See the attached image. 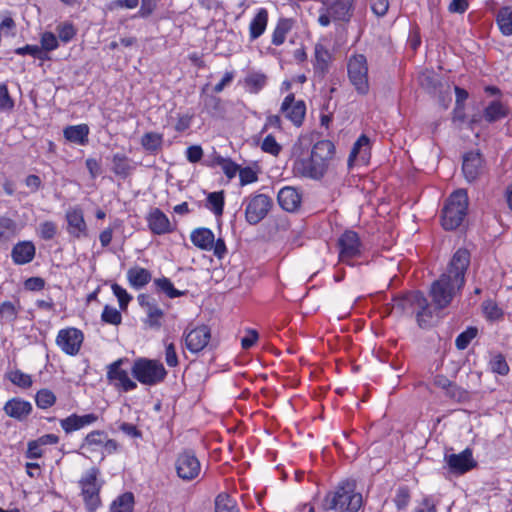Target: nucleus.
<instances>
[{
    "mask_svg": "<svg viewBox=\"0 0 512 512\" xmlns=\"http://www.w3.org/2000/svg\"><path fill=\"white\" fill-rule=\"evenodd\" d=\"M66 220L68 223V232L71 235L77 238L86 235L87 226L81 209L74 208L68 210L66 212Z\"/></svg>",
    "mask_w": 512,
    "mask_h": 512,
    "instance_id": "obj_19",
    "label": "nucleus"
},
{
    "mask_svg": "<svg viewBox=\"0 0 512 512\" xmlns=\"http://www.w3.org/2000/svg\"><path fill=\"white\" fill-rule=\"evenodd\" d=\"M334 151V144L330 140H320L313 145L310 155L327 169Z\"/></svg>",
    "mask_w": 512,
    "mask_h": 512,
    "instance_id": "obj_23",
    "label": "nucleus"
},
{
    "mask_svg": "<svg viewBox=\"0 0 512 512\" xmlns=\"http://www.w3.org/2000/svg\"><path fill=\"white\" fill-rule=\"evenodd\" d=\"M127 277H128L130 284L136 288L143 287L151 279L150 273L144 268L129 269L128 273H127Z\"/></svg>",
    "mask_w": 512,
    "mask_h": 512,
    "instance_id": "obj_33",
    "label": "nucleus"
},
{
    "mask_svg": "<svg viewBox=\"0 0 512 512\" xmlns=\"http://www.w3.org/2000/svg\"><path fill=\"white\" fill-rule=\"evenodd\" d=\"M491 369L493 372L498 373L500 375H506L509 372V366L507 365L504 357L501 355H497L491 361Z\"/></svg>",
    "mask_w": 512,
    "mask_h": 512,
    "instance_id": "obj_57",
    "label": "nucleus"
},
{
    "mask_svg": "<svg viewBox=\"0 0 512 512\" xmlns=\"http://www.w3.org/2000/svg\"><path fill=\"white\" fill-rule=\"evenodd\" d=\"M462 171L468 182L475 181L483 172V159L478 152H469L463 157Z\"/></svg>",
    "mask_w": 512,
    "mask_h": 512,
    "instance_id": "obj_15",
    "label": "nucleus"
},
{
    "mask_svg": "<svg viewBox=\"0 0 512 512\" xmlns=\"http://www.w3.org/2000/svg\"><path fill=\"white\" fill-rule=\"evenodd\" d=\"M58 37L63 42H69L76 34V30L70 23H63L57 26Z\"/></svg>",
    "mask_w": 512,
    "mask_h": 512,
    "instance_id": "obj_49",
    "label": "nucleus"
},
{
    "mask_svg": "<svg viewBox=\"0 0 512 512\" xmlns=\"http://www.w3.org/2000/svg\"><path fill=\"white\" fill-rule=\"evenodd\" d=\"M163 143L162 134L156 132H147L141 138L142 147L148 152H157L161 149Z\"/></svg>",
    "mask_w": 512,
    "mask_h": 512,
    "instance_id": "obj_34",
    "label": "nucleus"
},
{
    "mask_svg": "<svg viewBox=\"0 0 512 512\" xmlns=\"http://www.w3.org/2000/svg\"><path fill=\"white\" fill-rule=\"evenodd\" d=\"M348 78L355 90L365 95L369 91L368 64L363 54L351 56L347 64Z\"/></svg>",
    "mask_w": 512,
    "mask_h": 512,
    "instance_id": "obj_6",
    "label": "nucleus"
},
{
    "mask_svg": "<svg viewBox=\"0 0 512 512\" xmlns=\"http://www.w3.org/2000/svg\"><path fill=\"white\" fill-rule=\"evenodd\" d=\"M31 409L32 407L29 402L17 399L9 400L4 407L7 415L18 419L27 416Z\"/></svg>",
    "mask_w": 512,
    "mask_h": 512,
    "instance_id": "obj_27",
    "label": "nucleus"
},
{
    "mask_svg": "<svg viewBox=\"0 0 512 512\" xmlns=\"http://www.w3.org/2000/svg\"><path fill=\"white\" fill-rule=\"evenodd\" d=\"M410 501L409 490L405 487L399 488L394 502L399 510L405 509Z\"/></svg>",
    "mask_w": 512,
    "mask_h": 512,
    "instance_id": "obj_54",
    "label": "nucleus"
},
{
    "mask_svg": "<svg viewBox=\"0 0 512 512\" xmlns=\"http://www.w3.org/2000/svg\"><path fill=\"white\" fill-rule=\"evenodd\" d=\"M132 169L130 160L123 154H116L112 159L113 172L123 178L127 177Z\"/></svg>",
    "mask_w": 512,
    "mask_h": 512,
    "instance_id": "obj_35",
    "label": "nucleus"
},
{
    "mask_svg": "<svg viewBox=\"0 0 512 512\" xmlns=\"http://www.w3.org/2000/svg\"><path fill=\"white\" fill-rule=\"evenodd\" d=\"M508 113V109L499 101L491 102L484 110V118L492 123L504 118Z\"/></svg>",
    "mask_w": 512,
    "mask_h": 512,
    "instance_id": "obj_31",
    "label": "nucleus"
},
{
    "mask_svg": "<svg viewBox=\"0 0 512 512\" xmlns=\"http://www.w3.org/2000/svg\"><path fill=\"white\" fill-rule=\"evenodd\" d=\"M215 512H239L235 500L228 494L222 493L216 497Z\"/></svg>",
    "mask_w": 512,
    "mask_h": 512,
    "instance_id": "obj_37",
    "label": "nucleus"
},
{
    "mask_svg": "<svg viewBox=\"0 0 512 512\" xmlns=\"http://www.w3.org/2000/svg\"><path fill=\"white\" fill-rule=\"evenodd\" d=\"M10 380L23 388L29 387L32 384V380L29 375L24 374L23 372L16 370L10 373Z\"/></svg>",
    "mask_w": 512,
    "mask_h": 512,
    "instance_id": "obj_53",
    "label": "nucleus"
},
{
    "mask_svg": "<svg viewBox=\"0 0 512 512\" xmlns=\"http://www.w3.org/2000/svg\"><path fill=\"white\" fill-rule=\"evenodd\" d=\"M147 220L149 228L155 234L161 235L172 231L168 217L158 208L149 213Z\"/></svg>",
    "mask_w": 512,
    "mask_h": 512,
    "instance_id": "obj_21",
    "label": "nucleus"
},
{
    "mask_svg": "<svg viewBox=\"0 0 512 512\" xmlns=\"http://www.w3.org/2000/svg\"><path fill=\"white\" fill-rule=\"evenodd\" d=\"M210 337V330L207 326L196 327L185 334L186 348L192 353L200 352L207 346Z\"/></svg>",
    "mask_w": 512,
    "mask_h": 512,
    "instance_id": "obj_13",
    "label": "nucleus"
},
{
    "mask_svg": "<svg viewBox=\"0 0 512 512\" xmlns=\"http://www.w3.org/2000/svg\"><path fill=\"white\" fill-rule=\"evenodd\" d=\"M88 126L85 124L69 126L64 130L65 138L76 144H85L88 141Z\"/></svg>",
    "mask_w": 512,
    "mask_h": 512,
    "instance_id": "obj_28",
    "label": "nucleus"
},
{
    "mask_svg": "<svg viewBox=\"0 0 512 512\" xmlns=\"http://www.w3.org/2000/svg\"><path fill=\"white\" fill-rule=\"evenodd\" d=\"M477 329L474 327H470L456 338L455 344L456 347L460 350L467 348L469 343L476 337Z\"/></svg>",
    "mask_w": 512,
    "mask_h": 512,
    "instance_id": "obj_42",
    "label": "nucleus"
},
{
    "mask_svg": "<svg viewBox=\"0 0 512 512\" xmlns=\"http://www.w3.org/2000/svg\"><path fill=\"white\" fill-rule=\"evenodd\" d=\"M468 208V195L465 189L453 192L447 200L442 213V226L445 230H454L461 225Z\"/></svg>",
    "mask_w": 512,
    "mask_h": 512,
    "instance_id": "obj_4",
    "label": "nucleus"
},
{
    "mask_svg": "<svg viewBox=\"0 0 512 512\" xmlns=\"http://www.w3.org/2000/svg\"><path fill=\"white\" fill-rule=\"evenodd\" d=\"M369 143L370 140L366 135H361L357 141L354 143L352 150L350 152L348 163L352 164L354 160L360 157L363 161H365L369 155Z\"/></svg>",
    "mask_w": 512,
    "mask_h": 512,
    "instance_id": "obj_29",
    "label": "nucleus"
},
{
    "mask_svg": "<svg viewBox=\"0 0 512 512\" xmlns=\"http://www.w3.org/2000/svg\"><path fill=\"white\" fill-rule=\"evenodd\" d=\"M112 290L115 296L118 298L121 309H125L129 301L131 300V296L127 293V291L124 288H122L118 284H113Z\"/></svg>",
    "mask_w": 512,
    "mask_h": 512,
    "instance_id": "obj_55",
    "label": "nucleus"
},
{
    "mask_svg": "<svg viewBox=\"0 0 512 512\" xmlns=\"http://www.w3.org/2000/svg\"><path fill=\"white\" fill-rule=\"evenodd\" d=\"M446 396L458 402H465L469 399L468 392L454 383H452L451 387L447 390Z\"/></svg>",
    "mask_w": 512,
    "mask_h": 512,
    "instance_id": "obj_50",
    "label": "nucleus"
},
{
    "mask_svg": "<svg viewBox=\"0 0 512 512\" xmlns=\"http://www.w3.org/2000/svg\"><path fill=\"white\" fill-rule=\"evenodd\" d=\"M39 231L43 239L50 240L55 236L57 227L53 222L46 221L40 224Z\"/></svg>",
    "mask_w": 512,
    "mask_h": 512,
    "instance_id": "obj_58",
    "label": "nucleus"
},
{
    "mask_svg": "<svg viewBox=\"0 0 512 512\" xmlns=\"http://www.w3.org/2000/svg\"><path fill=\"white\" fill-rule=\"evenodd\" d=\"M175 468L177 475L185 481L195 479L201 472L200 461L191 450L179 454L175 462Z\"/></svg>",
    "mask_w": 512,
    "mask_h": 512,
    "instance_id": "obj_8",
    "label": "nucleus"
},
{
    "mask_svg": "<svg viewBox=\"0 0 512 512\" xmlns=\"http://www.w3.org/2000/svg\"><path fill=\"white\" fill-rule=\"evenodd\" d=\"M483 311L490 320H498L503 315L502 310L493 301H485L483 303Z\"/></svg>",
    "mask_w": 512,
    "mask_h": 512,
    "instance_id": "obj_48",
    "label": "nucleus"
},
{
    "mask_svg": "<svg viewBox=\"0 0 512 512\" xmlns=\"http://www.w3.org/2000/svg\"><path fill=\"white\" fill-rule=\"evenodd\" d=\"M470 264V253L460 248L452 256L446 272L434 281L430 296L436 309L447 307L465 283V273Z\"/></svg>",
    "mask_w": 512,
    "mask_h": 512,
    "instance_id": "obj_1",
    "label": "nucleus"
},
{
    "mask_svg": "<svg viewBox=\"0 0 512 512\" xmlns=\"http://www.w3.org/2000/svg\"><path fill=\"white\" fill-rule=\"evenodd\" d=\"M497 24L502 34L506 36L512 34V7L506 6L499 10Z\"/></svg>",
    "mask_w": 512,
    "mask_h": 512,
    "instance_id": "obj_32",
    "label": "nucleus"
},
{
    "mask_svg": "<svg viewBox=\"0 0 512 512\" xmlns=\"http://www.w3.org/2000/svg\"><path fill=\"white\" fill-rule=\"evenodd\" d=\"M134 496L127 492L119 496L111 505V512H132Z\"/></svg>",
    "mask_w": 512,
    "mask_h": 512,
    "instance_id": "obj_36",
    "label": "nucleus"
},
{
    "mask_svg": "<svg viewBox=\"0 0 512 512\" xmlns=\"http://www.w3.org/2000/svg\"><path fill=\"white\" fill-rule=\"evenodd\" d=\"M54 393L48 389H42L36 394V404L41 409L51 407L55 403Z\"/></svg>",
    "mask_w": 512,
    "mask_h": 512,
    "instance_id": "obj_41",
    "label": "nucleus"
},
{
    "mask_svg": "<svg viewBox=\"0 0 512 512\" xmlns=\"http://www.w3.org/2000/svg\"><path fill=\"white\" fill-rule=\"evenodd\" d=\"M281 113L290 120L295 126L302 125L306 114V105L302 100H295L293 93L288 94L280 107Z\"/></svg>",
    "mask_w": 512,
    "mask_h": 512,
    "instance_id": "obj_11",
    "label": "nucleus"
},
{
    "mask_svg": "<svg viewBox=\"0 0 512 512\" xmlns=\"http://www.w3.org/2000/svg\"><path fill=\"white\" fill-rule=\"evenodd\" d=\"M268 22V13L266 9L262 8L258 11L254 19L250 23V37L251 39H257L260 37L266 29Z\"/></svg>",
    "mask_w": 512,
    "mask_h": 512,
    "instance_id": "obj_30",
    "label": "nucleus"
},
{
    "mask_svg": "<svg viewBox=\"0 0 512 512\" xmlns=\"http://www.w3.org/2000/svg\"><path fill=\"white\" fill-rule=\"evenodd\" d=\"M14 107V101L11 98L6 84L0 85V109L1 110H12Z\"/></svg>",
    "mask_w": 512,
    "mask_h": 512,
    "instance_id": "obj_51",
    "label": "nucleus"
},
{
    "mask_svg": "<svg viewBox=\"0 0 512 512\" xmlns=\"http://www.w3.org/2000/svg\"><path fill=\"white\" fill-rule=\"evenodd\" d=\"M416 311L417 322L420 327L430 324L433 311L423 293L411 292L405 296L393 299L392 312L395 314H413Z\"/></svg>",
    "mask_w": 512,
    "mask_h": 512,
    "instance_id": "obj_3",
    "label": "nucleus"
},
{
    "mask_svg": "<svg viewBox=\"0 0 512 512\" xmlns=\"http://www.w3.org/2000/svg\"><path fill=\"white\" fill-rule=\"evenodd\" d=\"M326 171L324 165L316 161L311 155L309 157H299L293 164V172L296 176L314 180L321 179Z\"/></svg>",
    "mask_w": 512,
    "mask_h": 512,
    "instance_id": "obj_10",
    "label": "nucleus"
},
{
    "mask_svg": "<svg viewBox=\"0 0 512 512\" xmlns=\"http://www.w3.org/2000/svg\"><path fill=\"white\" fill-rule=\"evenodd\" d=\"M35 255V246L32 242L24 241L16 244L12 249V258L16 264H26L32 261Z\"/></svg>",
    "mask_w": 512,
    "mask_h": 512,
    "instance_id": "obj_24",
    "label": "nucleus"
},
{
    "mask_svg": "<svg viewBox=\"0 0 512 512\" xmlns=\"http://www.w3.org/2000/svg\"><path fill=\"white\" fill-rule=\"evenodd\" d=\"M15 232V222L9 218L0 217V240L7 239Z\"/></svg>",
    "mask_w": 512,
    "mask_h": 512,
    "instance_id": "obj_52",
    "label": "nucleus"
},
{
    "mask_svg": "<svg viewBox=\"0 0 512 512\" xmlns=\"http://www.w3.org/2000/svg\"><path fill=\"white\" fill-rule=\"evenodd\" d=\"M97 419L98 417L95 414H86L82 416L73 414L65 419H62L60 421V425L66 433H71L85 426L93 424L95 421H97Z\"/></svg>",
    "mask_w": 512,
    "mask_h": 512,
    "instance_id": "obj_22",
    "label": "nucleus"
},
{
    "mask_svg": "<svg viewBox=\"0 0 512 512\" xmlns=\"http://www.w3.org/2000/svg\"><path fill=\"white\" fill-rule=\"evenodd\" d=\"M42 50L52 51L58 47V40L51 32H45L41 37Z\"/></svg>",
    "mask_w": 512,
    "mask_h": 512,
    "instance_id": "obj_56",
    "label": "nucleus"
},
{
    "mask_svg": "<svg viewBox=\"0 0 512 512\" xmlns=\"http://www.w3.org/2000/svg\"><path fill=\"white\" fill-rule=\"evenodd\" d=\"M261 149L271 155H278L281 151V146L277 143L274 136L267 135L261 145Z\"/></svg>",
    "mask_w": 512,
    "mask_h": 512,
    "instance_id": "obj_47",
    "label": "nucleus"
},
{
    "mask_svg": "<svg viewBox=\"0 0 512 512\" xmlns=\"http://www.w3.org/2000/svg\"><path fill=\"white\" fill-rule=\"evenodd\" d=\"M98 475L99 470L91 468L80 481L84 501L91 510L95 509L100 503V484L97 482Z\"/></svg>",
    "mask_w": 512,
    "mask_h": 512,
    "instance_id": "obj_9",
    "label": "nucleus"
},
{
    "mask_svg": "<svg viewBox=\"0 0 512 512\" xmlns=\"http://www.w3.org/2000/svg\"><path fill=\"white\" fill-rule=\"evenodd\" d=\"M415 512H437L436 504L431 498H424Z\"/></svg>",
    "mask_w": 512,
    "mask_h": 512,
    "instance_id": "obj_64",
    "label": "nucleus"
},
{
    "mask_svg": "<svg viewBox=\"0 0 512 512\" xmlns=\"http://www.w3.org/2000/svg\"><path fill=\"white\" fill-rule=\"evenodd\" d=\"M122 360H117L109 366L108 378L112 381H116V385L121 387L124 391H130L137 387L128 375L126 370L121 369Z\"/></svg>",
    "mask_w": 512,
    "mask_h": 512,
    "instance_id": "obj_18",
    "label": "nucleus"
},
{
    "mask_svg": "<svg viewBox=\"0 0 512 512\" xmlns=\"http://www.w3.org/2000/svg\"><path fill=\"white\" fill-rule=\"evenodd\" d=\"M190 238L192 243L202 250L210 251L214 246V234L208 228H197L193 230Z\"/></svg>",
    "mask_w": 512,
    "mask_h": 512,
    "instance_id": "obj_25",
    "label": "nucleus"
},
{
    "mask_svg": "<svg viewBox=\"0 0 512 512\" xmlns=\"http://www.w3.org/2000/svg\"><path fill=\"white\" fill-rule=\"evenodd\" d=\"M353 0H337L329 7V14L332 19L348 21L351 16Z\"/></svg>",
    "mask_w": 512,
    "mask_h": 512,
    "instance_id": "obj_26",
    "label": "nucleus"
},
{
    "mask_svg": "<svg viewBox=\"0 0 512 512\" xmlns=\"http://www.w3.org/2000/svg\"><path fill=\"white\" fill-rule=\"evenodd\" d=\"M338 244L340 247L339 257L342 261L360 253V240L354 231H345L339 238Z\"/></svg>",
    "mask_w": 512,
    "mask_h": 512,
    "instance_id": "obj_16",
    "label": "nucleus"
},
{
    "mask_svg": "<svg viewBox=\"0 0 512 512\" xmlns=\"http://www.w3.org/2000/svg\"><path fill=\"white\" fill-rule=\"evenodd\" d=\"M157 6V0H141V7L138 16L141 18L149 17Z\"/></svg>",
    "mask_w": 512,
    "mask_h": 512,
    "instance_id": "obj_59",
    "label": "nucleus"
},
{
    "mask_svg": "<svg viewBox=\"0 0 512 512\" xmlns=\"http://www.w3.org/2000/svg\"><path fill=\"white\" fill-rule=\"evenodd\" d=\"M147 324L150 327L158 328L160 326V319L163 316V312L153 302H147Z\"/></svg>",
    "mask_w": 512,
    "mask_h": 512,
    "instance_id": "obj_38",
    "label": "nucleus"
},
{
    "mask_svg": "<svg viewBox=\"0 0 512 512\" xmlns=\"http://www.w3.org/2000/svg\"><path fill=\"white\" fill-rule=\"evenodd\" d=\"M245 83L251 92L257 93L265 85L266 76L259 73L251 74L245 79Z\"/></svg>",
    "mask_w": 512,
    "mask_h": 512,
    "instance_id": "obj_43",
    "label": "nucleus"
},
{
    "mask_svg": "<svg viewBox=\"0 0 512 512\" xmlns=\"http://www.w3.org/2000/svg\"><path fill=\"white\" fill-rule=\"evenodd\" d=\"M155 284L159 289L165 292L170 298H175L181 295V292L174 288L172 282L167 278L155 280Z\"/></svg>",
    "mask_w": 512,
    "mask_h": 512,
    "instance_id": "obj_46",
    "label": "nucleus"
},
{
    "mask_svg": "<svg viewBox=\"0 0 512 512\" xmlns=\"http://www.w3.org/2000/svg\"><path fill=\"white\" fill-rule=\"evenodd\" d=\"M279 205L288 212L297 210L301 203V195L293 187L282 188L277 195Z\"/></svg>",
    "mask_w": 512,
    "mask_h": 512,
    "instance_id": "obj_20",
    "label": "nucleus"
},
{
    "mask_svg": "<svg viewBox=\"0 0 512 512\" xmlns=\"http://www.w3.org/2000/svg\"><path fill=\"white\" fill-rule=\"evenodd\" d=\"M105 438L106 434L103 431L89 433L80 446L81 454L90 459L97 458L96 453L102 449Z\"/></svg>",
    "mask_w": 512,
    "mask_h": 512,
    "instance_id": "obj_17",
    "label": "nucleus"
},
{
    "mask_svg": "<svg viewBox=\"0 0 512 512\" xmlns=\"http://www.w3.org/2000/svg\"><path fill=\"white\" fill-rule=\"evenodd\" d=\"M131 371L133 376L145 385H155L166 376V370L161 363L144 358L136 360Z\"/></svg>",
    "mask_w": 512,
    "mask_h": 512,
    "instance_id": "obj_5",
    "label": "nucleus"
},
{
    "mask_svg": "<svg viewBox=\"0 0 512 512\" xmlns=\"http://www.w3.org/2000/svg\"><path fill=\"white\" fill-rule=\"evenodd\" d=\"M420 83L423 87L429 90H435L439 84V80L436 76L430 73H423L420 76Z\"/></svg>",
    "mask_w": 512,
    "mask_h": 512,
    "instance_id": "obj_62",
    "label": "nucleus"
},
{
    "mask_svg": "<svg viewBox=\"0 0 512 512\" xmlns=\"http://www.w3.org/2000/svg\"><path fill=\"white\" fill-rule=\"evenodd\" d=\"M121 314L120 312L113 307L105 306L102 312V320L106 323L118 325L121 323Z\"/></svg>",
    "mask_w": 512,
    "mask_h": 512,
    "instance_id": "obj_45",
    "label": "nucleus"
},
{
    "mask_svg": "<svg viewBox=\"0 0 512 512\" xmlns=\"http://www.w3.org/2000/svg\"><path fill=\"white\" fill-rule=\"evenodd\" d=\"M216 163L222 168L223 172L228 178H233L240 170L237 164L223 157H217Z\"/></svg>",
    "mask_w": 512,
    "mask_h": 512,
    "instance_id": "obj_44",
    "label": "nucleus"
},
{
    "mask_svg": "<svg viewBox=\"0 0 512 512\" xmlns=\"http://www.w3.org/2000/svg\"><path fill=\"white\" fill-rule=\"evenodd\" d=\"M83 341V334L76 328H67L59 331L56 343L57 345L69 355L78 353Z\"/></svg>",
    "mask_w": 512,
    "mask_h": 512,
    "instance_id": "obj_12",
    "label": "nucleus"
},
{
    "mask_svg": "<svg viewBox=\"0 0 512 512\" xmlns=\"http://www.w3.org/2000/svg\"><path fill=\"white\" fill-rule=\"evenodd\" d=\"M16 53L19 55L30 54L39 59H43L45 55L42 48L36 45H26L25 47L18 48Z\"/></svg>",
    "mask_w": 512,
    "mask_h": 512,
    "instance_id": "obj_60",
    "label": "nucleus"
},
{
    "mask_svg": "<svg viewBox=\"0 0 512 512\" xmlns=\"http://www.w3.org/2000/svg\"><path fill=\"white\" fill-rule=\"evenodd\" d=\"M445 459L449 469L457 474H463L476 466L470 449H465L458 454L447 455Z\"/></svg>",
    "mask_w": 512,
    "mask_h": 512,
    "instance_id": "obj_14",
    "label": "nucleus"
},
{
    "mask_svg": "<svg viewBox=\"0 0 512 512\" xmlns=\"http://www.w3.org/2000/svg\"><path fill=\"white\" fill-rule=\"evenodd\" d=\"M207 201L210 205V209L214 212L216 216H221L223 214L224 207V193L220 192H212L208 195Z\"/></svg>",
    "mask_w": 512,
    "mask_h": 512,
    "instance_id": "obj_39",
    "label": "nucleus"
},
{
    "mask_svg": "<svg viewBox=\"0 0 512 512\" xmlns=\"http://www.w3.org/2000/svg\"><path fill=\"white\" fill-rule=\"evenodd\" d=\"M245 202V219L250 225L261 222L273 206V200L266 194L252 195Z\"/></svg>",
    "mask_w": 512,
    "mask_h": 512,
    "instance_id": "obj_7",
    "label": "nucleus"
},
{
    "mask_svg": "<svg viewBox=\"0 0 512 512\" xmlns=\"http://www.w3.org/2000/svg\"><path fill=\"white\" fill-rule=\"evenodd\" d=\"M290 28H291V25L288 20H281L277 24V26L273 32L272 43L277 46L283 44V42L285 41V38H286V34L290 30Z\"/></svg>",
    "mask_w": 512,
    "mask_h": 512,
    "instance_id": "obj_40",
    "label": "nucleus"
},
{
    "mask_svg": "<svg viewBox=\"0 0 512 512\" xmlns=\"http://www.w3.org/2000/svg\"><path fill=\"white\" fill-rule=\"evenodd\" d=\"M390 0H371V9L377 16H384L389 8Z\"/></svg>",
    "mask_w": 512,
    "mask_h": 512,
    "instance_id": "obj_63",
    "label": "nucleus"
},
{
    "mask_svg": "<svg viewBox=\"0 0 512 512\" xmlns=\"http://www.w3.org/2000/svg\"><path fill=\"white\" fill-rule=\"evenodd\" d=\"M354 480L341 482L335 492L328 493L322 502L324 510L340 509L341 512H357L362 506V495L355 493Z\"/></svg>",
    "mask_w": 512,
    "mask_h": 512,
    "instance_id": "obj_2",
    "label": "nucleus"
},
{
    "mask_svg": "<svg viewBox=\"0 0 512 512\" xmlns=\"http://www.w3.org/2000/svg\"><path fill=\"white\" fill-rule=\"evenodd\" d=\"M240 184L242 186L257 181V174L251 168H244L239 170Z\"/></svg>",
    "mask_w": 512,
    "mask_h": 512,
    "instance_id": "obj_61",
    "label": "nucleus"
}]
</instances>
